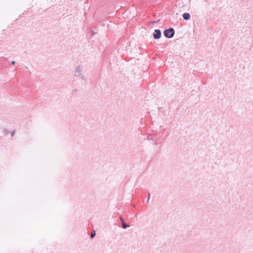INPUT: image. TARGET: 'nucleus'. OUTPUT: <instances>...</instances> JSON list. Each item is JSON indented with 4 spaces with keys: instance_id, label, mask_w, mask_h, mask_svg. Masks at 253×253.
Instances as JSON below:
<instances>
[{
    "instance_id": "f257e3e1",
    "label": "nucleus",
    "mask_w": 253,
    "mask_h": 253,
    "mask_svg": "<svg viewBox=\"0 0 253 253\" xmlns=\"http://www.w3.org/2000/svg\"><path fill=\"white\" fill-rule=\"evenodd\" d=\"M174 31L172 28L167 29L164 31V35L167 38H171L173 36Z\"/></svg>"
},
{
    "instance_id": "f03ea898",
    "label": "nucleus",
    "mask_w": 253,
    "mask_h": 253,
    "mask_svg": "<svg viewBox=\"0 0 253 253\" xmlns=\"http://www.w3.org/2000/svg\"><path fill=\"white\" fill-rule=\"evenodd\" d=\"M161 33L159 30H155L153 34L154 38L155 39H159L161 37Z\"/></svg>"
},
{
    "instance_id": "7ed1b4c3",
    "label": "nucleus",
    "mask_w": 253,
    "mask_h": 253,
    "mask_svg": "<svg viewBox=\"0 0 253 253\" xmlns=\"http://www.w3.org/2000/svg\"><path fill=\"white\" fill-rule=\"evenodd\" d=\"M183 18L185 19V20H188L190 19V15L189 14V13H184L183 14Z\"/></svg>"
},
{
    "instance_id": "20e7f679",
    "label": "nucleus",
    "mask_w": 253,
    "mask_h": 253,
    "mask_svg": "<svg viewBox=\"0 0 253 253\" xmlns=\"http://www.w3.org/2000/svg\"><path fill=\"white\" fill-rule=\"evenodd\" d=\"M95 235V231L94 230V231H92L91 233V235H90V237L91 238H93Z\"/></svg>"
},
{
    "instance_id": "39448f33",
    "label": "nucleus",
    "mask_w": 253,
    "mask_h": 253,
    "mask_svg": "<svg viewBox=\"0 0 253 253\" xmlns=\"http://www.w3.org/2000/svg\"><path fill=\"white\" fill-rule=\"evenodd\" d=\"M122 225L124 228H126L127 226L126 224L124 221H123L122 222Z\"/></svg>"
},
{
    "instance_id": "423d86ee",
    "label": "nucleus",
    "mask_w": 253,
    "mask_h": 253,
    "mask_svg": "<svg viewBox=\"0 0 253 253\" xmlns=\"http://www.w3.org/2000/svg\"><path fill=\"white\" fill-rule=\"evenodd\" d=\"M120 218H121V220H122V221L123 222V221H124L123 218L122 217H121Z\"/></svg>"
},
{
    "instance_id": "0eeeda50",
    "label": "nucleus",
    "mask_w": 253,
    "mask_h": 253,
    "mask_svg": "<svg viewBox=\"0 0 253 253\" xmlns=\"http://www.w3.org/2000/svg\"><path fill=\"white\" fill-rule=\"evenodd\" d=\"M12 63L13 64H15V61H13V62H12Z\"/></svg>"
}]
</instances>
